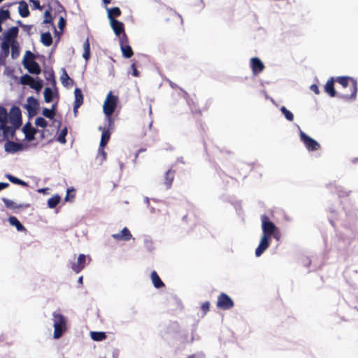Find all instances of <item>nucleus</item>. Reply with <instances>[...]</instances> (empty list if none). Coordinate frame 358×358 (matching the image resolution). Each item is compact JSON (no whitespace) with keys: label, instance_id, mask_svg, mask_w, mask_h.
<instances>
[{"label":"nucleus","instance_id":"obj_1","mask_svg":"<svg viewBox=\"0 0 358 358\" xmlns=\"http://www.w3.org/2000/svg\"><path fill=\"white\" fill-rule=\"evenodd\" d=\"M335 80L339 83L343 89L348 88L349 92H343L338 93V97L345 101L355 100L357 93V80L348 76H339Z\"/></svg>","mask_w":358,"mask_h":358},{"label":"nucleus","instance_id":"obj_2","mask_svg":"<svg viewBox=\"0 0 358 358\" xmlns=\"http://www.w3.org/2000/svg\"><path fill=\"white\" fill-rule=\"evenodd\" d=\"M65 13L64 8L57 0L51 1L48 6V9L44 13L43 24H51L56 30L53 20L60 13Z\"/></svg>","mask_w":358,"mask_h":358},{"label":"nucleus","instance_id":"obj_3","mask_svg":"<svg viewBox=\"0 0 358 358\" xmlns=\"http://www.w3.org/2000/svg\"><path fill=\"white\" fill-rule=\"evenodd\" d=\"M52 320L54 327L53 336L55 338L58 339L67 331V320L61 313L53 312Z\"/></svg>","mask_w":358,"mask_h":358},{"label":"nucleus","instance_id":"obj_4","mask_svg":"<svg viewBox=\"0 0 358 358\" xmlns=\"http://www.w3.org/2000/svg\"><path fill=\"white\" fill-rule=\"evenodd\" d=\"M261 220L263 231L262 236H266L268 238L273 237L274 238L279 240L280 236V231L274 223L270 221L268 216L266 215H262Z\"/></svg>","mask_w":358,"mask_h":358},{"label":"nucleus","instance_id":"obj_5","mask_svg":"<svg viewBox=\"0 0 358 358\" xmlns=\"http://www.w3.org/2000/svg\"><path fill=\"white\" fill-rule=\"evenodd\" d=\"M22 64L30 73L38 75L41 72L40 65L34 60V55L30 51L26 52Z\"/></svg>","mask_w":358,"mask_h":358},{"label":"nucleus","instance_id":"obj_6","mask_svg":"<svg viewBox=\"0 0 358 358\" xmlns=\"http://www.w3.org/2000/svg\"><path fill=\"white\" fill-rule=\"evenodd\" d=\"M118 101V97L113 95L112 92H110L103 103V112L108 117L110 123L111 122L110 116L114 113Z\"/></svg>","mask_w":358,"mask_h":358},{"label":"nucleus","instance_id":"obj_7","mask_svg":"<svg viewBox=\"0 0 358 358\" xmlns=\"http://www.w3.org/2000/svg\"><path fill=\"white\" fill-rule=\"evenodd\" d=\"M216 306L219 309L226 310L232 308L234 306V303L229 296L222 292L217 296Z\"/></svg>","mask_w":358,"mask_h":358},{"label":"nucleus","instance_id":"obj_8","mask_svg":"<svg viewBox=\"0 0 358 358\" xmlns=\"http://www.w3.org/2000/svg\"><path fill=\"white\" fill-rule=\"evenodd\" d=\"M300 138L309 151H315L320 148V145L315 140L303 131L300 132Z\"/></svg>","mask_w":358,"mask_h":358},{"label":"nucleus","instance_id":"obj_9","mask_svg":"<svg viewBox=\"0 0 358 358\" xmlns=\"http://www.w3.org/2000/svg\"><path fill=\"white\" fill-rule=\"evenodd\" d=\"M10 122L15 128H18L22 124V114L20 109L17 106H13L9 113Z\"/></svg>","mask_w":358,"mask_h":358},{"label":"nucleus","instance_id":"obj_10","mask_svg":"<svg viewBox=\"0 0 358 358\" xmlns=\"http://www.w3.org/2000/svg\"><path fill=\"white\" fill-rule=\"evenodd\" d=\"M250 67L254 75H258L265 69L264 63L258 57H252L250 59Z\"/></svg>","mask_w":358,"mask_h":358},{"label":"nucleus","instance_id":"obj_11","mask_svg":"<svg viewBox=\"0 0 358 358\" xmlns=\"http://www.w3.org/2000/svg\"><path fill=\"white\" fill-rule=\"evenodd\" d=\"M24 149V146L20 143H15L11 141H8L5 143V150L7 152L14 153L18 151H22Z\"/></svg>","mask_w":358,"mask_h":358},{"label":"nucleus","instance_id":"obj_12","mask_svg":"<svg viewBox=\"0 0 358 358\" xmlns=\"http://www.w3.org/2000/svg\"><path fill=\"white\" fill-rule=\"evenodd\" d=\"M271 238L262 236L260 240L259 244L255 250V255L257 257L261 256L263 252L269 247Z\"/></svg>","mask_w":358,"mask_h":358},{"label":"nucleus","instance_id":"obj_13","mask_svg":"<svg viewBox=\"0 0 358 358\" xmlns=\"http://www.w3.org/2000/svg\"><path fill=\"white\" fill-rule=\"evenodd\" d=\"M38 106H39V103L37 99H36L33 96L28 97L27 104L26 105V108L30 115H35L36 114V110H37Z\"/></svg>","mask_w":358,"mask_h":358},{"label":"nucleus","instance_id":"obj_14","mask_svg":"<svg viewBox=\"0 0 358 358\" xmlns=\"http://www.w3.org/2000/svg\"><path fill=\"white\" fill-rule=\"evenodd\" d=\"M22 131L25 135V138L28 141H32L34 139V136L37 133V129L34 128L30 122H27L22 129Z\"/></svg>","mask_w":358,"mask_h":358},{"label":"nucleus","instance_id":"obj_15","mask_svg":"<svg viewBox=\"0 0 358 358\" xmlns=\"http://www.w3.org/2000/svg\"><path fill=\"white\" fill-rule=\"evenodd\" d=\"M176 171L173 168L169 169L164 175V185L166 189H170L175 178Z\"/></svg>","mask_w":358,"mask_h":358},{"label":"nucleus","instance_id":"obj_16","mask_svg":"<svg viewBox=\"0 0 358 358\" xmlns=\"http://www.w3.org/2000/svg\"><path fill=\"white\" fill-rule=\"evenodd\" d=\"M112 237L116 241H127L132 238V235L130 231L127 227H124L120 233L113 234Z\"/></svg>","mask_w":358,"mask_h":358},{"label":"nucleus","instance_id":"obj_17","mask_svg":"<svg viewBox=\"0 0 358 358\" xmlns=\"http://www.w3.org/2000/svg\"><path fill=\"white\" fill-rule=\"evenodd\" d=\"M86 256L83 254L79 255L76 263H73L71 268L76 273L80 272L85 266Z\"/></svg>","mask_w":358,"mask_h":358},{"label":"nucleus","instance_id":"obj_18","mask_svg":"<svg viewBox=\"0 0 358 358\" xmlns=\"http://www.w3.org/2000/svg\"><path fill=\"white\" fill-rule=\"evenodd\" d=\"M3 202L5 204V206L10 210H16L20 208H27L29 206V204H17L12 200H10L7 198L2 199Z\"/></svg>","mask_w":358,"mask_h":358},{"label":"nucleus","instance_id":"obj_19","mask_svg":"<svg viewBox=\"0 0 358 358\" xmlns=\"http://www.w3.org/2000/svg\"><path fill=\"white\" fill-rule=\"evenodd\" d=\"M18 32L19 29L17 27H12L4 33L3 38H6L7 41H11L16 43L15 39L17 37Z\"/></svg>","mask_w":358,"mask_h":358},{"label":"nucleus","instance_id":"obj_20","mask_svg":"<svg viewBox=\"0 0 358 358\" xmlns=\"http://www.w3.org/2000/svg\"><path fill=\"white\" fill-rule=\"evenodd\" d=\"M75 101L73 103V110L76 112L83 103V95L82 91L79 88H76L74 91Z\"/></svg>","mask_w":358,"mask_h":358},{"label":"nucleus","instance_id":"obj_21","mask_svg":"<svg viewBox=\"0 0 358 358\" xmlns=\"http://www.w3.org/2000/svg\"><path fill=\"white\" fill-rule=\"evenodd\" d=\"M110 26L117 36H120L121 34L124 33V24L120 22L117 20H113L110 21Z\"/></svg>","mask_w":358,"mask_h":358},{"label":"nucleus","instance_id":"obj_22","mask_svg":"<svg viewBox=\"0 0 358 358\" xmlns=\"http://www.w3.org/2000/svg\"><path fill=\"white\" fill-rule=\"evenodd\" d=\"M335 81V79L332 77L328 80V81L324 85L325 92L327 93L331 97H334L337 95L336 90L334 89Z\"/></svg>","mask_w":358,"mask_h":358},{"label":"nucleus","instance_id":"obj_23","mask_svg":"<svg viewBox=\"0 0 358 358\" xmlns=\"http://www.w3.org/2000/svg\"><path fill=\"white\" fill-rule=\"evenodd\" d=\"M150 278L154 287L157 289L162 288L165 286L163 281L155 271L151 272Z\"/></svg>","mask_w":358,"mask_h":358},{"label":"nucleus","instance_id":"obj_24","mask_svg":"<svg viewBox=\"0 0 358 358\" xmlns=\"http://www.w3.org/2000/svg\"><path fill=\"white\" fill-rule=\"evenodd\" d=\"M8 222L10 225L16 227L18 231H27V229L23 226V224L17 220V218L15 216H10L8 218Z\"/></svg>","mask_w":358,"mask_h":358},{"label":"nucleus","instance_id":"obj_25","mask_svg":"<svg viewBox=\"0 0 358 358\" xmlns=\"http://www.w3.org/2000/svg\"><path fill=\"white\" fill-rule=\"evenodd\" d=\"M19 14L22 17H27L29 15V10L27 3L24 1H22L19 3L18 7Z\"/></svg>","mask_w":358,"mask_h":358},{"label":"nucleus","instance_id":"obj_26","mask_svg":"<svg viewBox=\"0 0 358 358\" xmlns=\"http://www.w3.org/2000/svg\"><path fill=\"white\" fill-rule=\"evenodd\" d=\"M107 11L108 17L110 20V21H112L113 20H116L115 17H118L122 14L121 10L118 7L108 8Z\"/></svg>","mask_w":358,"mask_h":358},{"label":"nucleus","instance_id":"obj_27","mask_svg":"<svg viewBox=\"0 0 358 358\" xmlns=\"http://www.w3.org/2000/svg\"><path fill=\"white\" fill-rule=\"evenodd\" d=\"M64 73L61 76V82L62 85L66 87H71L73 85V80L71 79L68 73H66L65 69H63Z\"/></svg>","mask_w":358,"mask_h":358},{"label":"nucleus","instance_id":"obj_28","mask_svg":"<svg viewBox=\"0 0 358 358\" xmlns=\"http://www.w3.org/2000/svg\"><path fill=\"white\" fill-rule=\"evenodd\" d=\"M41 43L46 47H49L52 43V38L50 32H45L41 36Z\"/></svg>","mask_w":358,"mask_h":358},{"label":"nucleus","instance_id":"obj_29","mask_svg":"<svg viewBox=\"0 0 358 358\" xmlns=\"http://www.w3.org/2000/svg\"><path fill=\"white\" fill-rule=\"evenodd\" d=\"M110 138V132L108 129H103L102 131L100 145L101 147H105L108 143Z\"/></svg>","mask_w":358,"mask_h":358},{"label":"nucleus","instance_id":"obj_30","mask_svg":"<svg viewBox=\"0 0 358 358\" xmlns=\"http://www.w3.org/2000/svg\"><path fill=\"white\" fill-rule=\"evenodd\" d=\"M56 103L52 106L50 109L44 108L42 111V115L47 118L53 119L55 115Z\"/></svg>","mask_w":358,"mask_h":358},{"label":"nucleus","instance_id":"obj_31","mask_svg":"<svg viewBox=\"0 0 358 358\" xmlns=\"http://www.w3.org/2000/svg\"><path fill=\"white\" fill-rule=\"evenodd\" d=\"M120 48L122 52V55L125 58H130L133 56L134 52L129 44L121 45Z\"/></svg>","mask_w":358,"mask_h":358},{"label":"nucleus","instance_id":"obj_32","mask_svg":"<svg viewBox=\"0 0 358 358\" xmlns=\"http://www.w3.org/2000/svg\"><path fill=\"white\" fill-rule=\"evenodd\" d=\"M83 49L84 52L83 54V57L87 61L90 57V44L89 41V38H87L83 43Z\"/></svg>","mask_w":358,"mask_h":358},{"label":"nucleus","instance_id":"obj_33","mask_svg":"<svg viewBox=\"0 0 358 358\" xmlns=\"http://www.w3.org/2000/svg\"><path fill=\"white\" fill-rule=\"evenodd\" d=\"M91 338L95 341H102L106 338V335L101 331H92L90 333Z\"/></svg>","mask_w":358,"mask_h":358},{"label":"nucleus","instance_id":"obj_34","mask_svg":"<svg viewBox=\"0 0 358 358\" xmlns=\"http://www.w3.org/2000/svg\"><path fill=\"white\" fill-rule=\"evenodd\" d=\"M6 177L9 180L10 182H11L13 184L20 185L23 187L27 186V183L26 182L22 180L20 178H16L15 176L11 174H7Z\"/></svg>","mask_w":358,"mask_h":358},{"label":"nucleus","instance_id":"obj_35","mask_svg":"<svg viewBox=\"0 0 358 358\" xmlns=\"http://www.w3.org/2000/svg\"><path fill=\"white\" fill-rule=\"evenodd\" d=\"M61 198L58 194L54 195L48 201V206L50 208H55L60 202Z\"/></svg>","mask_w":358,"mask_h":358},{"label":"nucleus","instance_id":"obj_36","mask_svg":"<svg viewBox=\"0 0 358 358\" xmlns=\"http://www.w3.org/2000/svg\"><path fill=\"white\" fill-rule=\"evenodd\" d=\"M6 124L7 123L0 124V129L2 130L3 135L6 136L10 134L13 136L16 128L8 126Z\"/></svg>","mask_w":358,"mask_h":358},{"label":"nucleus","instance_id":"obj_37","mask_svg":"<svg viewBox=\"0 0 358 358\" xmlns=\"http://www.w3.org/2000/svg\"><path fill=\"white\" fill-rule=\"evenodd\" d=\"M10 45L12 47V57L14 58V49L16 48V43L11 41H7L6 38H3V41L1 45L2 48L3 50H8Z\"/></svg>","mask_w":358,"mask_h":358},{"label":"nucleus","instance_id":"obj_38","mask_svg":"<svg viewBox=\"0 0 358 358\" xmlns=\"http://www.w3.org/2000/svg\"><path fill=\"white\" fill-rule=\"evenodd\" d=\"M34 78L28 74H24L20 78V83L24 85H30L32 84Z\"/></svg>","mask_w":358,"mask_h":358},{"label":"nucleus","instance_id":"obj_39","mask_svg":"<svg viewBox=\"0 0 358 358\" xmlns=\"http://www.w3.org/2000/svg\"><path fill=\"white\" fill-rule=\"evenodd\" d=\"M53 93L50 87H45L44 90V100L46 103H50L52 101Z\"/></svg>","mask_w":358,"mask_h":358},{"label":"nucleus","instance_id":"obj_40","mask_svg":"<svg viewBox=\"0 0 358 358\" xmlns=\"http://www.w3.org/2000/svg\"><path fill=\"white\" fill-rule=\"evenodd\" d=\"M8 122V113L6 109L0 106V124L7 123Z\"/></svg>","mask_w":358,"mask_h":358},{"label":"nucleus","instance_id":"obj_41","mask_svg":"<svg viewBox=\"0 0 358 358\" xmlns=\"http://www.w3.org/2000/svg\"><path fill=\"white\" fill-rule=\"evenodd\" d=\"M107 158V153L104 150V147H101L99 145V150H98V156L97 159H99L100 163H103Z\"/></svg>","mask_w":358,"mask_h":358},{"label":"nucleus","instance_id":"obj_42","mask_svg":"<svg viewBox=\"0 0 358 358\" xmlns=\"http://www.w3.org/2000/svg\"><path fill=\"white\" fill-rule=\"evenodd\" d=\"M10 17V15L8 10H4L3 8H0V23H3Z\"/></svg>","mask_w":358,"mask_h":358},{"label":"nucleus","instance_id":"obj_43","mask_svg":"<svg viewBox=\"0 0 358 358\" xmlns=\"http://www.w3.org/2000/svg\"><path fill=\"white\" fill-rule=\"evenodd\" d=\"M67 133H68L67 127H64V129H62L59 135L57 137V141L61 143H63V144L66 143V136L67 135Z\"/></svg>","mask_w":358,"mask_h":358},{"label":"nucleus","instance_id":"obj_44","mask_svg":"<svg viewBox=\"0 0 358 358\" xmlns=\"http://www.w3.org/2000/svg\"><path fill=\"white\" fill-rule=\"evenodd\" d=\"M30 87L38 92L43 87V81L41 80H36L34 79L32 84L30 85Z\"/></svg>","mask_w":358,"mask_h":358},{"label":"nucleus","instance_id":"obj_45","mask_svg":"<svg viewBox=\"0 0 358 358\" xmlns=\"http://www.w3.org/2000/svg\"><path fill=\"white\" fill-rule=\"evenodd\" d=\"M282 113L285 115V118L289 121L294 120V115L292 112L287 110L285 106H282L280 108Z\"/></svg>","mask_w":358,"mask_h":358},{"label":"nucleus","instance_id":"obj_46","mask_svg":"<svg viewBox=\"0 0 358 358\" xmlns=\"http://www.w3.org/2000/svg\"><path fill=\"white\" fill-rule=\"evenodd\" d=\"M35 124L37 127L45 128L48 126V122L42 117H38L35 120Z\"/></svg>","mask_w":358,"mask_h":358},{"label":"nucleus","instance_id":"obj_47","mask_svg":"<svg viewBox=\"0 0 358 358\" xmlns=\"http://www.w3.org/2000/svg\"><path fill=\"white\" fill-rule=\"evenodd\" d=\"M117 36L119 37V39H120V46L123 45L129 44V39H128V37H127L125 31Z\"/></svg>","mask_w":358,"mask_h":358},{"label":"nucleus","instance_id":"obj_48","mask_svg":"<svg viewBox=\"0 0 358 358\" xmlns=\"http://www.w3.org/2000/svg\"><path fill=\"white\" fill-rule=\"evenodd\" d=\"M210 306V304L209 301H206L202 303L201 308L204 315H206L209 311Z\"/></svg>","mask_w":358,"mask_h":358},{"label":"nucleus","instance_id":"obj_49","mask_svg":"<svg viewBox=\"0 0 358 358\" xmlns=\"http://www.w3.org/2000/svg\"><path fill=\"white\" fill-rule=\"evenodd\" d=\"M17 23L22 27L24 31L28 33L29 35L31 34V30L33 27L32 25L23 24L21 21H18Z\"/></svg>","mask_w":358,"mask_h":358},{"label":"nucleus","instance_id":"obj_50","mask_svg":"<svg viewBox=\"0 0 358 358\" xmlns=\"http://www.w3.org/2000/svg\"><path fill=\"white\" fill-rule=\"evenodd\" d=\"M29 2L33 4L34 9H38L40 10H43V6L40 5V2L38 0H29Z\"/></svg>","mask_w":358,"mask_h":358},{"label":"nucleus","instance_id":"obj_51","mask_svg":"<svg viewBox=\"0 0 358 358\" xmlns=\"http://www.w3.org/2000/svg\"><path fill=\"white\" fill-rule=\"evenodd\" d=\"M66 25V20L64 17V16H59V22H58V27L60 30H63L64 27Z\"/></svg>","mask_w":358,"mask_h":358},{"label":"nucleus","instance_id":"obj_52","mask_svg":"<svg viewBox=\"0 0 358 358\" xmlns=\"http://www.w3.org/2000/svg\"><path fill=\"white\" fill-rule=\"evenodd\" d=\"M131 69H132V76L134 77H138L140 75V72L137 70L136 64L132 63L131 65Z\"/></svg>","mask_w":358,"mask_h":358},{"label":"nucleus","instance_id":"obj_53","mask_svg":"<svg viewBox=\"0 0 358 358\" xmlns=\"http://www.w3.org/2000/svg\"><path fill=\"white\" fill-rule=\"evenodd\" d=\"M350 192H347L345 190H343V189H340L338 190V194L340 197H346V196H348L350 195Z\"/></svg>","mask_w":358,"mask_h":358},{"label":"nucleus","instance_id":"obj_54","mask_svg":"<svg viewBox=\"0 0 358 358\" xmlns=\"http://www.w3.org/2000/svg\"><path fill=\"white\" fill-rule=\"evenodd\" d=\"M310 90L312 91H313L316 94H320V90H319L318 86L315 84H313L310 86Z\"/></svg>","mask_w":358,"mask_h":358},{"label":"nucleus","instance_id":"obj_55","mask_svg":"<svg viewBox=\"0 0 358 358\" xmlns=\"http://www.w3.org/2000/svg\"><path fill=\"white\" fill-rule=\"evenodd\" d=\"M9 184L7 182H0V191L8 187Z\"/></svg>","mask_w":358,"mask_h":358},{"label":"nucleus","instance_id":"obj_56","mask_svg":"<svg viewBox=\"0 0 358 358\" xmlns=\"http://www.w3.org/2000/svg\"><path fill=\"white\" fill-rule=\"evenodd\" d=\"M172 16H173V18H176V19L181 20H182V19H181V16H180V15H178V14H177V13H173V14L172 15Z\"/></svg>","mask_w":358,"mask_h":358},{"label":"nucleus","instance_id":"obj_57","mask_svg":"<svg viewBox=\"0 0 358 358\" xmlns=\"http://www.w3.org/2000/svg\"><path fill=\"white\" fill-rule=\"evenodd\" d=\"M70 192H71V190L69 189H67V194H66V198H65L66 201L69 200V198L71 196Z\"/></svg>","mask_w":358,"mask_h":358},{"label":"nucleus","instance_id":"obj_58","mask_svg":"<svg viewBox=\"0 0 358 358\" xmlns=\"http://www.w3.org/2000/svg\"><path fill=\"white\" fill-rule=\"evenodd\" d=\"M103 2L105 3V4H109L111 2V0H102Z\"/></svg>","mask_w":358,"mask_h":358},{"label":"nucleus","instance_id":"obj_59","mask_svg":"<svg viewBox=\"0 0 358 358\" xmlns=\"http://www.w3.org/2000/svg\"><path fill=\"white\" fill-rule=\"evenodd\" d=\"M18 55V47L16 45V48L14 49V55L15 54Z\"/></svg>","mask_w":358,"mask_h":358},{"label":"nucleus","instance_id":"obj_60","mask_svg":"<svg viewBox=\"0 0 358 358\" xmlns=\"http://www.w3.org/2000/svg\"><path fill=\"white\" fill-rule=\"evenodd\" d=\"M46 190H47L46 189H38V192H43V193H45Z\"/></svg>","mask_w":358,"mask_h":358},{"label":"nucleus","instance_id":"obj_61","mask_svg":"<svg viewBox=\"0 0 358 358\" xmlns=\"http://www.w3.org/2000/svg\"><path fill=\"white\" fill-rule=\"evenodd\" d=\"M78 282H79L80 283H83V277H82V276H80V277L79 278V279H78Z\"/></svg>","mask_w":358,"mask_h":358},{"label":"nucleus","instance_id":"obj_62","mask_svg":"<svg viewBox=\"0 0 358 358\" xmlns=\"http://www.w3.org/2000/svg\"><path fill=\"white\" fill-rule=\"evenodd\" d=\"M2 24L3 23H0V32L2 31Z\"/></svg>","mask_w":358,"mask_h":358},{"label":"nucleus","instance_id":"obj_63","mask_svg":"<svg viewBox=\"0 0 358 358\" xmlns=\"http://www.w3.org/2000/svg\"><path fill=\"white\" fill-rule=\"evenodd\" d=\"M52 78H53V83H55V79H54V75H53V74H52Z\"/></svg>","mask_w":358,"mask_h":358},{"label":"nucleus","instance_id":"obj_64","mask_svg":"<svg viewBox=\"0 0 358 358\" xmlns=\"http://www.w3.org/2000/svg\"><path fill=\"white\" fill-rule=\"evenodd\" d=\"M4 0H0V3H1L2 1H3Z\"/></svg>","mask_w":358,"mask_h":358}]
</instances>
